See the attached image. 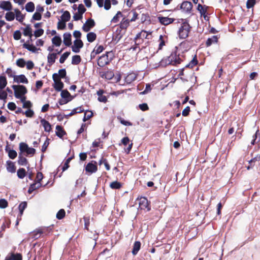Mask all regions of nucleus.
I'll return each mask as SVG.
<instances>
[{
	"mask_svg": "<svg viewBox=\"0 0 260 260\" xmlns=\"http://www.w3.org/2000/svg\"><path fill=\"white\" fill-rule=\"evenodd\" d=\"M113 53L112 52H107L106 53L99 57L98 59V66L103 67L109 64L113 60Z\"/></svg>",
	"mask_w": 260,
	"mask_h": 260,
	"instance_id": "1",
	"label": "nucleus"
},
{
	"mask_svg": "<svg viewBox=\"0 0 260 260\" xmlns=\"http://www.w3.org/2000/svg\"><path fill=\"white\" fill-rule=\"evenodd\" d=\"M191 27L187 22H183L179 28L178 34L180 39H184L188 36Z\"/></svg>",
	"mask_w": 260,
	"mask_h": 260,
	"instance_id": "2",
	"label": "nucleus"
},
{
	"mask_svg": "<svg viewBox=\"0 0 260 260\" xmlns=\"http://www.w3.org/2000/svg\"><path fill=\"white\" fill-rule=\"evenodd\" d=\"M12 87L14 90V95L17 99L21 98V96L24 95L27 92L26 88L23 85H13Z\"/></svg>",
	"mask_w": 260,
	"mask_h": 260,
	"instance_id": "3",
	"label": "nucleus"
},
{
	"mask_svg": "<svg viewBox=\"0 0 260 260\" xmlns=\"http://www.w3.org/2000/svg\"><path fill=\"white\" fill-rule=\"evenodd\" d=\"M57 76V73H54L52 75V79L54 83L53 87L54 88L55 90L57 91H60L63 88L64 84L63 82L61 81L60 79L56 78Z\"/></svg>",
	"mask_w": 260,
	"mask_h": 260,
	"instance_id": "4",
	"label": "nucleus"
},
{
	"mask_svg": "<svg viewBox=\"0 0 260 260\" xmlns=\"http://www.w3.org/2000/svg\"><path fill=\"white\" fill-rule=\"evenodd\" d=\"M169 64L176 66L180 64L182 59L180 58L179 55H177L176 53L171 54L168 57Z\"/></svg>",
	"mask_w": 260,
	"mask_h": 260,
	"instance_id": "5",
	"label": "nucleus"
},
{
	"mask_svg": "<svg viewBox=\"0 0 260 260\" xmlns=\"http://www.w3.org/2000/svg\"><path fill=\"white\" fill-rule=\"evenodd\" d=\"M83 46V43L81 40L76 39L74 41V45L72 46V50L75 53H79L80 49Z\"/></svg>",
	"mask_w": 260,
	"mask_h": 260,
	"instance_id": "6",
	"label": "nucleus"
},
{
	"mask_svg": "<svg viewBox=\"0 0 260 260\" xmlns=\"http://www.w3.org/2000/svg\"><path fill=\"white\" fill-rule=\"evenodd\" d=\"M95 25V22L92 19H88L82 26V29L85 32L89 31Z\"/></svg>",
	"mask_w": 260,
	"mask_h": 260,
	"instance_id": "7",
	"label": "nucleus"
},
{
	"mask_svg": "<svg viewBox=\"0 0 260 260\" xmlns=\"http://www.w3.org/2000/svg\"><path fill=\"white\" fill-rule=\"evenodd\" d=\"M12 5L10 1H0V9L5 11H10L12 10Z\"/></svg>",
	"mask_w": 260,
	"mask_h": 260,
	"instance_id": "8",
	"label": "nucleus"
},
{
	"mask_svg": "<svg viewBox=\"0 0 260 260\" xmlns=\"http://www.w3.org/2000/svg\"><path fill=\"white\" fill-rule=\"evenodd\" d=\"M158 20L161 24L168 25L172 23L174 21L175 19L168 17L159 16L158 17Z\"/></svg>",
	"mask_w": 260,
	"mask_h": 260,
	"instance_id": "9",
	"label": "nucleus"
},
{
	"mask_svg": "<svg viewBox=\"0 0 260 260\" xmlns=\"http://www.w3.org/2000/svg\"><path fill=\"white\" fill-rule=\"evenodd\" d=\"M192 7L193 6L191 2L185 1L181 4L180 9H182L185 12H190Z\"/></svg>",
	"mask_w": 260,
	"mask_h": 260,
	"instance_id": "10",
	"label": "nucleus"
},
{
	"mask_svg": "<svg viewBox=\"0 0 260 260\" xmlns=\"http://www.w3.org/2000/svg\"><path fill=\"white\" fill-rule=\"evenodd\" d=\"M13 81L14 82L17 83H25L27 84L28 82L27 79L24 75H16L14 77Z\"/></svg>",
	"mask_w": 260,
	"mask_h": 260,
	"instance_id": "11",
	"label": "nucleus"
},
{
	"mask_svg": "<svg viewBox=\"0 0 260 260\" xmlns=\"http://www.w3.org/2000/svg\"><path fill=\"white\" fill-rule=\"evenodd\" d=\"M138 75L134 72L128 74L125 78V81L127 84H131L137 78Z\"/></svg>",
	"mask_w": 260,
	"mask_h": 260,
	"instance_id": "12",
	"label": "nucleus"
},
{
	"mask_svg": "<svg viewBox=\"0 0 260 260\" xmlns=\"http://www.w3.org/2000/svg\"><path fill=\"white\" fill-rule=\"evenodd\" d=\"M139 206L142 209H147L149 211L150 208L149 207V204L147 199L145 198H141L140 199Z\"/></svg>",
	"mask_w": 260,
	"mask_h": 260,
	"instance_id": "13",
	"label": "nucleus"
},
{
	"mask_svg": "<svg viewBox=\"0 0 260 260\" xmlns=\"http://www.w3.org/2000/svg\"><path fill=\"white\" fill-rule=\"evenodd\" d=\"M97 170V166L95 165L92 164V162H89L88 164H87L85 167L86 172L90 173V174L95 173V172H96Z\"/></svg>",
	"mask_w": 260,
	"mask_h": 260,
	"instance_id": "14",
	"label": "nucleus"
},
{
	"mask_svg": "<svg viewBox=\"0 0 260 260\" xmlns=\"http://www.w3.org/2000/svg\"><path fill=\"white\" fill-rule=\"evenodd\" d=\"M63 43L67 46H70L72 44L71 34L69 32L64 33L63 35Z\"/></svg>",
	"mask_w": 260,
	"mask_h": 260,
	"instance_id": "15",
	"label": "nucleus"
},
{
	"mask_svg": "<svg viewBox=\"0 0 260 260\" xmlns=\"http://www.w3.org/2000/svg\"><path fill=\"white\" fill-rule=\"evenodd\" d=\"M43 232H44L42 229H37V230L30 233L29 235L32 239L36 240L39 238Z\"/></svg>",
	"mask_w": 260,
	"mask_h": 260,
	"instance_id": "16",
	"label": "nucleus"
},
{
	"mask_svg": "<svg viewBox=\"0 0 260 260\" xmlns=\"http://www.w3.org/2000/svg\"><path fill=\"white\" fill-rule=\"evenodd\" d=\"M56 57L57 53H49L47 56V62L49 66H51L55 62Z\"/></svg>",
	"mask_w": 260,
	"mask_h": 260,
	"instance_id": "17",
	"label": "nucleus"
},
{
	"mask_svg": "<svg viewBox=\"0 0 260 260\" xmlns=\"http://www.w3.org/2000/svg\"><path fill=\"white\" fill-rule=\"evenodd\" d=\"M41 124L43 126L45 131L49 132L51 129V125L50 123L45 119H42L40 121Z\"/></svg>",
	"mask_w": 260,
	"mask_h": 260,
	"instance_id": "18",
	"label": "nucleus"
},
{
	"mask_svg": "<svg viewBox=\"0 0 260 260\" xmlns=\"http://www.w3.org/2000/svg\"><path fill=\"white\" fill-rule=\"evenodd\" d=\"M22 46L23 48H25L27 49L28 51L33 53H36L38 50L40 49L39 48H37L33 45H30L27 43H24Z\"/></svg>",
	"mask_w": 260,
	"mask_h": 260,
	"instance_id": "19",
	"label": "nucleus"
},
{
	"mask_svg": "<svg viewBox=\"0 0 260 260\" xmlns=\"http://www.w3.org/2000/svg\"><path fill=\"white\" fill-rule=\"evenodd\" d=\"M14 12L15 13V16L16 17V20L20 22H22L24 19V16L22 14L20 11L18 9H15Z\"/></svg>",
	"mask_w": 260,
	"mask_h": 260,
	"instance_id": "20",
	"label": "nucleus"
},
{
	"mask_svg": "<svg viewBox=\"0 0 260 260\" xmlns=\"http://www.w3.org/2000/svg\"><path fill=\"white\" fill-rule=\"evenodd\" d=\"M56 135L58 137L61 138L66 134V132L63 129L62 127L59 125L56 126Z\"/></svg>",
	"mask_w": 260,
	"mask_h": 260,
	"instance_id": "21",
	"label": "nucleus"
},
{
	"mask_svg": "<svg viewBox=\"0 0 260 260\" xmlns=\"http://www.w3.org/2000/svg\"><path fill=\"white\" fill-rule=\"evenodd\" d=\"M7 170L8 172L11 173H15L16 171V167L14 162L11 161H7Z\"/></svg>",
	"mask_w": 260,
	"mask_h": 260,
	"instance_id": "22",
	"label": "nucleus"
},
{
	"mask_svg": "<svg viewBox=\"0 0 260 260\" xmlns=\"http://www.w3.org/2000/svg\"><path fill=\"white\" fill-rule=\"evenodd\" d=\"M218 38L216 36H213L211 38H208L206 42V47H209L212 44L217 43Z\"/></svg>",
	"mask_w": 260,
	"mask_h": 260,
	"instance_id": "23",
	"label": "nucleus"
},
{
	"mask_svg": "<svg viewBox=\"0 0 260 260\" xmlns=\"http://www.w3.org/2000/svg\"><path fill=\"white\" fill-rule=\"evenodd\" d=\"M141 244L139 241H136L133 245L132 253L133 255H136L139 251Z\"/></svg>",
	"mask_w": 260,
	"mask_h": 260,
	"instance_id": "24",
	"label": "nucleus"
},
{
	"mask_svg": "<svg viewBox=\"0 0 260 260\" xmlns=\"http://www.w3.org/2000/svg\"><path fill=\"white\" fill-rule=\"evenodd\" d=\"M60 95L62 98L67 99H70L72 98V100L74 98V96H72L70 92L67 90H61Z\"/></svg>",
	"mask_w": 260,
	"mask_h": 260,
	"instance_id": "25",
	"label": "nucleus"
},
{
	"mask_svg": "<svg viewBox=\"0 0 260 260\" xmlns=\"http://www.w3.org/2000/svg\"><path fill=\"white\" fill-rule=\"evenodd\" d=\"M18 163L21 166H26L28 164L27 159L21 153H19Z\"/></svg>",
	"mask_w": 260,
	"mask_h": 260,
	"instance_id": "26",
	"label": "nucleus"
},
{
	"mask_svg": "<svg viewBox=\"0 0 260 260\" xmlns=\"http://www.w3.org/2000/svg\"><path fill=\"white\" fill-rule=\"evenodd\" d=\"M71 18V15L69 11H66L63 12V14L61 16V19L62 21L66 22L69 21Z\"/></svg>",
	"mask_w": 260,
	"mask_h": 260,
	"instance_id": "27",
	"label": "nucleus"
},
{
	"mask_svg": "<svg viewBox=\"0 0 260 260\" xmlns=\"http://www.w3.org/2000/svg\"><path fill=\"white\" fill-rule=\"evenodd\" d=\"M41 185H42V184H41L40 182H36V183L32 184L30 186V187L28 190V193H31V192H32L33 191H34L35 190L40 187L41 186Z\"/></svg>",
	"mask_w": 260,
	"mask_h": 260,
	"instance_id": "28",
	"label": "nucleus"
},
{
	"mask_svg": "<svg viewBox=\"0 0 260 260\" xmlns=\"http://www.w3.org/2000/svg\"><path fill=\"white\" fill-rule=\"evenodd\" d=\"M22 29H23V35L24 36H29V38H31V37L32 36V29L29 26V25H27L25 28H22Z\"/></svg>",
	"mask_w": 260,
	"mask_h": 260,
	"instance_id": "29",
	"label": "nucleus"
},
{
	"mask_svg": "<svg viewBox=\"0 0 260 260\" xmlns=\"http://www.w3.org/2000/svg\"><path fill=\"white\" fill-rule=\"evenodd\" d=\"M208 7L206 6H202L201 4H199L198 5L197 10L200 12L201 15H203L205 16L207 12V9H208Z\"/></svg>",
	"mask_w": 260,
	"mask_h": 260,
	"instance_id": "30",
	"label": "nucleus"
},
{
	"mask_svg": "<svg viewBox=\"0 0 260 260\" xmlns=\"http://www.w3.org/2000/svg\"><path fill=\"white\" fill-rule=\"evenodd\" d=\"M259 160H260V155H257L253 158L250 160L249 161V164H250V165L247 167V169L250 170V169H251L253 167V166H254L253 164L255 161H258Z\"/></svg>",
	"mask_w": 260,
	"mask_h": 260,
	"instance_id": "31",
	"label": "nucleus"
},
{
	"mask_svg": "<svg viewBox=\"0 0 260 260\" xmlns=\"http://www.w3.org/2000/svg\"><path fill=\"white\" fill-rule=\"evenodd\" d=\"M7 84V81L6 77L3 76H0V90H3Z\"/></svg>",
	"mask_w": 260,
	"mask_h": 260,
	"instance_id": "32",
	"label": "nucleus"
},
{
	"mask_svg": "<svg viewBox=\"0 0 260 260\" xmlns=\"http://www.w3.org/2000/svg\"><path fill=\"white\" fill-rule=\"evenodd\" d=\"M52 42L56 46H59L61 43V38L59 36H55L52 39Z\"/></svg>",
	"mask_w": 260,
	"mask_h": 260,
	"instance_id": "33",
	"label": "nucleus"
},
{
	"mask_svg": "<svg viewBox=\"0 0 260 260\" xmlns=\"http://www.w3.org/2000/svg\"><path fill=\"white\" fill-rule=\"evenodd\" d=\"M96 38V35L93 32H90L87 34V39L89 42H93Z\"/></svg>",
	"mask_w": 260,
	"mask_h": 260,
	"instance_id": "34",
	"label": "nucleus"
},
{
	"mask_svg": "<svg viewBox=\"0 0 260 260\" xmlns=\"http://www.w3.org/2000/svg\"><path fill=\"white\" fill-rule=\"evenodd\" d=\"M25 10L28 12H32L35 10V5L31 2H28L25 5Z\"/></svg>",
	"mask_w": 260,
	"mask_h": 260,
	"instance_id": "35",
	"label": "nucleus"
},
{
	"mask_svg": "<svg viewBox=\"0 0 260 260\" xmlns=\"http://www.w3.org/2000/svg\"><path fill=\"white\" fill-rule=\"evenodd\" d=\"M15 14L13 12L9 11L6 13L5 18L7 21H13L15 19Z\"/></svg>",
	"mask_w": 260,
	"mask_h": 260,
	"instance_id": "36",
	"label": "nucleus"
},
{
	"mask_svg": "<svg viewBox=\"0 0 260 260\" xmlns=\"http://www.w3.org/2000/svg\"><path fill=\"white\" fill-rule=\"evenodd\" d=\"M81 58L80 55H76L72 57V64L74 65H77L80 63Z\"/></svg>",
	"mask_w": 260,
	"mask_h": 260,
	"instance_id": "37",
	"label": "nucleus"
},
{
	"mask_svg": "<svg viewBox=\"0 0 260 260\" xmlns=\"http://www.w3.org/2000/svg\"><path fill=\"white\" fill-rule=\"evenodd\" d=\"M198 61L196 55L192 58L189 63L186 65V68H192L194 66L197 64Z\"/></svg>",
	"mask_w": 260,
	"mask_h": 260,
	"instance_id": "38",
	"label": "nucleus"
},
{
	"mask_svg": "<svg viewBox=\"0 0 260 260\" xmlns=\"http://www.w3.org/2000/svg\"><path fill=\"white\" fill-rule=\"evenodd\" d=\"M27 203L26 202H23L21 203L18 207L19 212H20V216L21 217L23 213V211L26 208Z\"/></svg>",
	"mask_w": 260,
	"mask_h": 260,
	"instance_id": "39",
	"label": "nucleus"
},
{
	"mask_svg": "<svg viewBox=\"0 0 260 260\" xmlns=\"http://www.w3.org/2000/svg\"><path fill=\"white\" fill-rule=\"evenodd\" d=\"M17 176L18 178L23 179L26 176V171L23 168H20L17 171Z\"/></svg>",
	"mask_w": 260,
	"mask_h": 260,
	"instance_id": "40",
	"label": "nucleus"
},
{
	"mask_svg": "<svg viewBox=\"0 0 260 260\" xmlns=\"http://www.w3.org/2000/svg\"><path fill=\"white\" fill-rule=\"evenodd\" d=\"M28 146L27 144L21 142L19 144V149L20 151V153L22 154L23 152H26Z\"/></svg>",
	"mask_w": 260,
	"mask_h": 260,
	"instance_id": "41",
	"label": "nucleus"
},
{
	"mask_svg": "<svg viewBox=\"0 0 260 260\" xmlns=\"http://www.w3.org/2000/svg\"><path fill=\"white\" fill-rule=\"evenodd\" d=\"M57 79L64 78L66 76V71L64 69H60L58 71V74H57Z\"/></svg>",
	"mask_w": 260,
	"mask_h": 260,
	"instance_id": "42",
	"label": "nucleus"
},
{
	"mask_svg": "<svg viewBox=\"0 0 260 260\" xmlns=\"http://www.w3.org/2000/svg\"><path fill=\"white\" fill-rule=\"evenodd\" d=\"M70 52H64L60 57L59 59V62L60 63H63L66 60V59L68 57V56L70 55Z\"/></svg>",
	"mask_w": 260,
	"mask_h": 260,
	"instance_id": "43",
	"label": "nucleus"
},
{
	"mask_svg": "<svg viewBox=\"0 0 260 260\" xmlns=\"http://www.w3.org/2000/svg\"><path fill=\"white\" fill-rule=\"evenodd\" d=\"M114 74L112 71H107L103 75L102 77H105L107 79L110 80L113 78Z\"/></svg>",
	"mask_w": 260,
	"mask_h": 260,
	"instance_id": "44",
	"label": "nucleus"
},
{
	"mask_svg": "<svg viewBox=\"0 0 260 260\" xmlns=\"http://www.w3.org/2000/svg\"><path fill=\"white\" fill-rule=\"evenodd\" d=\"M110 186L113 189H119L121 187V185L119 182L114 181L111 183Z\"/></svg>",
	"mask_w": 260,
	"mask_h": 260,
	"instance_id": "45",
	"label": "nucleus"
},
{
	"mask_svg": "<svg viewBox=\"0 0 260 260\" xmlns=\"http://www.w3.org/2000/svg\"><path fill=\"white\" fill-rule=\"evenodd\" d=\"M259 135V130H257L255 135L253 136V139L251 141V143L252 145H254V144L258 143L260 141V137L258 139L257 141V136Z\"/></svg>",
	"mask_w": 260,
	"mask_h": 260,
	"instance_id": "46",
	"label": "nucleus"
},
{
	"mask_svg": "<svg viewBox=\"0 0 260 260\" xmlns=\"http://www.w3.org/2000/svg\"><path fill=\"white\" fill-rule=\"evenodd\" d=\"M65 214V211L63 209H60L56 214V218L58 219H61L64 217Z\"/></svg>",
	"mask_w": 260,
	"mask_h": 260,
	"instance_id": "47",
	"label": "nucleus"
},
{
	"mask_svg": "<svg viewBox=\"0 0 260 260\" xmlns=\"http://www.w3.org/2000/svg\"><path fill=\"white\" fill-rule=\"evenodd\" d=\"M26 62L23 58H19L16 60V65L20 68L24 67Z\"/></svg>",
	"mask_w": 260,
	"mask_h": 260,
	"instance_id": "48",
	"label": "nucleus"
},
{
	"mask_svg": "<svg viewBox=\"0 0 260 260\" xmlns=\"http://www.w3.org/2000/svg\"><path fill=\"white\" fill-rule=\"evenodd\" d=\"M8 206V203L6 200L2 199L0 200V208L4 209L7 207Z\"/></svg>",
	"mask_w": 260,
	"mask_h": 260,
	"instance_id": "49",
	"label": "nucleus"
},
{
	"mask_svg": "<svg viewBox=\"0 0 260 260\" xmlns=\"http://www.w3.org/2000/svg\"><path fill=\"white\" fill-rule=\"evenodd\" d=\"M72 159V157H69L65 161L64 165L62 167V171H64L69 168V163Z\"/></svg>",
	"mask_w": 260,
	"mask_h": 260,
	"instance_id": "50",
	"label": "nucleus"
},
{
	"mask_svg": "<svg viewBox=\"0 0 260 260\" xmlns=\"http://www.w3.org/2000/svg\"><path fill=\"white\" fill-rule=\"evenodd\" d=\"M83 219L84 221V228L88 231V227L90 224V218L89 217L85 216Z\"/></svg>",
	"mask_w": 260,
	"mask_h": 260,
	"instance_id": "51",
	"label": "nucleus"
},
{
	"mask_svg": "<svg viewBox=\"0 0 260 260\" xmlns=\"http://www.w3.org/2000/svg\"><path fill=\"white\" fill-rule=\"evenodd\" d=\"M22 255L20 253L12 254L11 259L12 260H22Z\"/></svg>",
	"mask_w": 260,
	"mask_h": 260,
	"instance_id": "52",
	"label": "nucleus"
},
{
	"mask_svg": "<svg viewBox=\"0 0 260 260\" xmlns=\"http://www.w3.org/2000/svg\"><path fill=\"white\" fill-rule=\"evenodd\" d=\"M17 152L14 150H10L8 152L9 157L11 159H14L17 156Z\"/></svg>",
	"mask_w": 260,
	"mask_h": 260,
	"instance_id": "53",
	"label": "nucleus"
},
{
	"mask_svg": "<svg viewBox=\"0 0 260 260\" xmlns=\"http://www.w3.org/2000/svg\"><path fill=\"white\" fill-rule=\"evenodd\" d=\"M256 0H247L246 3V7L248 9L253 7L255 4Z\"/></svg>",
	"mask_w": 260,
	"mask_h": 260,
	"instance_id": "54",
	"label": "nucleus"
},
{
	"mask_svg": "<svg viewBox=\"0 0 260 260\" xmlns=\"http://www.w3.org/2000/svg\"><path fill=\"white\" fill-rule=\"evenodd\" d=\"M21 33L19 30H16L13 34V38L16 40H19L21 39Z\"/></svg>",
	"mask_w": 260,
	"mask_h": 260,
	"instance_id": "55",
	"label": "nucleus"
},
{
	"mask_svg": "<svg viewBox=\"0 0 260 260\" xmlns=\"http://www.w3.org/2000/svg\"><path fill=\"white\" fill-rule=\"evenodd\" d=\"M92 116V113L90 111H86L85 112L84 117L83 118V121H85L87 120L90 118Z\"/></svg>",
	"mask_w": 260,
	"mask_h": 260,
	"instance_id": "56",
	"label": "nucleus"
},
{
	"mask_svg": "<svg viewBox=\"0 0 260 260\" xmlns=\"http://www.w3.org/2000/svg\"><path fill=\"white\" fill-rule=\"evenodd\" d=\"M44 33V30L42 28L38 29L35 31L34 35L36 37H39L41 36Z\"/></svg>",
	"mask_w": 260,
	"mask_h": 260,
	"instance_id": "57",
	"label": "nucleus"
},
{
	"mask_svg": "<svg viewBox=\"0 0 260 260\" xmlns=\"http://www.w3.org/2000/svg\"><path fill=\"white\" fill-rule=\"evenodd\" d=\"M42 15L40 13L35 12L32 16V19L35 20H40L41 19Z\"/></svg>",
	"mask_w": 260,
	"mask_h": 260,
	"instance_id": "58",
	"label": "nucleus"
},
{
	"mask_svg": "<svg viewBox=\"0 0 260 260\" xmlns=\"http://www.w3.org/2000/svg\"><path fill=\"white\" fill-rule=\"evenodd\" d=\"M6 73L8 74V75L10 77H13L16 76V75H15V72H14L11 68H8L6 71Z\"/></svg>",
	"mask_w": 260,
	"mask_h": 260,
	"instance_id": "59",
	"label": "nucleus"
},
{
	"mask_svg": "<svg viewBox=\"0 0 260 260\" xmlns=\"http://www.w3.org/2000/svg\"><path fill=\"white\" fill-rule=\"evenodd\" d=\"M66 26V23L62 21L59 20L57 23V28L58 29H63Z\"/></svg>",
	"mask_w": 260,
	"mask_h": 260,
	"instance_id": "60",
	"label": "nucleus"
},
{
	"mask_svg": "<svg viewBox=\"0 0 260 260\" xmlns=\"http://www.w3.org/2000/svg\"><path fill=\"white\" fill-rule=\"evenodd\" d=\"M8 94L6 91L0 90V100H5L7 98Z\"/></svg>",
	"mask_w": 260,
	"mask_h": 260,
	"instance_id": "61",
	"label": "nucleus"
},
{
	"mask_svg": "<svg viewBox=\"0 0 260 260\" xmlns=\"http://www.w3.org/2000/svg\"><path fill=\"white\" fill-rule=\"evenodd\" d=\"M111 1L110 0H105L104 3V9L106 10H108L111 8Z\"/></svg>",
	"mask_w": 260,
	"mask_h": 260,
	"instance_id": "62",
	"label": "nucleus"
},
{
	"mask_svg": "<svg viewBox=\"0 0 260 260\" xmlns=\"http://www.w3.org/2000/svg\"><path fill=\"white\" fill-rule=\"evenodd\" d=\"M43 178V174L40 172H38L37 174V176H36V182H40V181L42 180Z\"/></svg>",
	"mask_w": 260,
	"mask_h": 260,
	"instance_id": "63",
	"label": "nucleus"
},
{
	"mask_svg": "<svg viewBox=\"0 0 260 260\" xmlns=\"http://www.w3.org/2000/svg\"><path fill=\"white\" fill-rule=\"evenodd\" d=\"M78 10L79 13L83 15V14L86 11V9L83 4H80L78 6Z\"/></svg>",
	"mask_w": 260,
	"mask_h": 260,
	"instance_id": "64",
	"label": "nucleus"
}]
</instances>
